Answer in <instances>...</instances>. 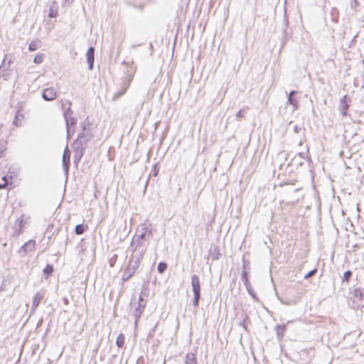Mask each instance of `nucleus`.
<instances>
[{
  "mask_svg": "<svg viewBox=\"0 0 364 364\" xmlns=\"http://www.w3.org/2000/svg\"><path fill=\"white\" fill-rule=\"evenodd\" d=\"M128 250L131 251L132 253L135 252H139V249L135 247L129 246Z\"/></svg>",
  "mask_w": 364,
  "mask_h": 364,
  "instance_id": "nucleus-45",
  "label": "nucleus"
},
{
  "mask_svg": "<svg viewBox=\"0 0 364 364\" xmlns=\"http://www.w3.org/2000/svg\"><path fill=\"white\" fill-rule=\"evenodd\" d=\"M245 287H246V289H247V292L252 296L253 300L255 301H259V299H258V297L257 296V294L255 292V291L252 288L251 284L250 283L246 284Z\"/></svg>",
  "mask_w": 364,
  "mask_h": 364,
  "instance_id": "nucleus-25",
  "label": "nucleus"
},
{
  "mask_svg": "<svg viewBox=\"0 0 364 364\" xmlns=\"http://www.w3.org/2000/svg\"><path fill=\"white\" fill-rule=\"evenodd\" d=\"M80 127L82 131L86 130H93L94 131V124L90 121L89 117H87L80 124Z\"/></svg>",
  "mask_w": 364,
  "mask_h": 364,
  "instance_id": "nucleus-19",
  "label": "nucleus"
},
{
  "mask_svg": "<svg viewBox=\"0 0 364 364\" xmlns=\"http://www.w3.org/2000/svg\"><path fill=\"white\" fill-rule=\"evenodd\" d=\"M145 254V249L142 248L139 253L135 257H132L129 259L127 266L125 267L124 271L122 276L123 282H127L134 274L136 271L139 267V264Z\"/></svg>",
  "mask_w": 364,
  "mask_h": 364,
  "instance_id": "nucleus-1",
  "label": "nucleus"
},
{
  "mask_svg": "<svg viewBox=\"0 0 364 364\" xmlns=\"http://www.w3.org/2000/svg\"><path fill=\"white\" fill-rule=\"evenodd\" d=\"M13 124L16 126H18V114H16L15 115V118L14 119V122H13Z\"/></svg>",
  "mask_w": 364,
  "mask_h": 364,
  "instance_id": "nucleus-48",
  "label": "nucleus"
},
{
  "mask_svg": "<svg viewBox=\"0 0 364 364\" xmlns=\"http://www.w3.org/2000/svg\"><path fill=\"white\" fill-rule=\"evenodd\" d=\"M317 272V269L316 268H314V269L309 271L307 274H306L304 275V279H309V278L312 277L313 276H314Z\"/></svg>",
  "mask_w": 364,
  "mask_h": 364,
  "instance_id": "nucleus-38",
  "label": "nucleus"
},
{
  "mask_svg": "<svg viewBox=\"0 0 364 364\" xmlns=\"http://www.w3.org/2000/svg\"><path fill=\"white\" fill-rule=\"evenodd\" d=\"M191 287L193 292L200 291V282L199 277L196 274L191 277Z\"/></svg>",
  "mask_w": 364,
  "mask_h": 364,
  "instance_id": "nucleus-15",
  "label": "nucleus"
},
{
  "mask_svg": "<svg viewBox=\"0 0 364 364\" xmlns=\"http://www.w3.org/2000/svg\"><path fill=\"white\" fill-rule=\"evenodd\" d=\"M127 90L124 89L123 87H121L120 89L114 95L113 100H116L117 99L124 95Z\"/></svg>",
  "mask_w": 364,
  "mask_h": 364,
  "instance_id": "nucleus-29",
  "label": "nucleus"
},
{
  "mask_svg": "<svg viewBox=\"0 0 364 364\" xmlns=\"http://www.w3.org/2000/svg\"><path fill=\"white\" fill-rule=\"evenodd\" d=\"M123 64H124V65H125V64H126V65H127V64H128V63H127V62H125V61H123Z\"/></svg>",
  "mask_w": 364,
  "mask_h": 364,
  "instance_id": "nucleus-59",
  "label": "nucleus"
},
{
  "mask_svg": "<svg viewBox=\"0 0 364 364\" xmlns=\"http://www.w3.org/2000/svg\"><path fill=\"white\" fill-rule=\"evenodd\" d=\"M5 183H0V190L3 189L5 187Z\"/></svg>",
  "mask_w": 364,
  "mask_h": 364,
  "instance_id": "nucleus-52",
  "label": "nucleus"
},
{
  "mask_svg": "<svg viewBox=\"0 0 364 364\" xmlns=\"http://www.w3.org/2000/svg\"><path fill=\"white\" fill-rule=\"evenodd\" d=\"M73 150H74V157H73V163L76 166H78L79 162L85 154V151L86 148L82 146L73 144Z\"/></svg>",
  "mask_w": 364,
  "mask_h": 364,
  "instance_id": "nucleus-7",
  "label": "nucleus"
},
{
  "mask_svg": "<svg viewBox=\"0 0 364 364\" xmlns=\"http://www.w3.org/2000/svg\"><path fill=\"white\" fill-rule=\"evenodd\" d=\"M127 90L124 89L123 87H121L120 89L114 95L113 100H116L117 99L124 95Z\"/></svg>",
  "mask_w": 364,
  "mask_h": 364,
  "instance_id": "nucleus-30",
  "label": "nucleus"
},
{
  "mask_svg": "<svg viewBox=\"0 0 364 364\" xmlns=\"http://www.w3.org/2000/svg\"><path fill=\"white\" fill-rule=\"evenodd\" d=\"M63 301L65 305L68 306L69 304V300L67 297L63 298Z\"/></svg>",
  "mask_w": 364,
  "mask_h": 364,
  "instance_id": "nucleus-49",
  "label": "nucleus"
},
{
  "mask_svg": "<svg viewBox=\"0 0 364 364\" xmlns=\"http://www.w3.org/2000/svg\"><path fill=\"white\" fill-rule=\"evenodd\" d=\"M297 155H298L299 156H300L301 158L305 159V157H304V153H303V152H300V153H299ZM306 159L308 161H309V162H311V159H310L309 157L306 158Z\"/></svg>",
  "mask_w": 364,
  "mask_h": 364,
  "instance_id": "nucleus-46",
  "label": "nucleus"
},
{
  "mask_svg": "<svg viewBox=\"0 0 364 364\" xmlns=\"http://www.w3.org/2000/svg\"><path fill=\"white\" fill-rule=\"evenodd\" d=\"M160 167L158 163L155 164L151 169V174L153 176L156 177L158 176L159 173Z\"/></svg>",
  "mask_w": 364,
  "mask_h": 364,
  "instance_id": "nucleus-35",
  "label": "nucleus"
},
{
  "mask_svg": "<svg viewBox=\"0 0 364 364\" xmlns=\"http://www.w3.org/2000/svg\"><path fill=\"white\" fill-rule=\"evenodd\" d=\"M38 41H31L28 45V50L31 52L36 50L38 49Z\"/></svg>",
  "mask_w": 364,
  "mask_h": 364,
  "instance_id": "nucleus-34",
  "label": "nucleus"
},
{
  "mask_svg": "<svg viewBox=\"0 0 364 364\" xmlns=\"http://www.w3.org/2000/svg\"><path fill=\"white\" fill-rule=\"evenodd\" d=\"M298 164H299V166H302V165H303V163H302V162H299Z\"/></svg>",
  "mask_w": 364,
  "mask_h": 364,
  "instance_id": "nucleus-58",
  "label": "nucleus"
},
{
  "mask_svg": "<svg viewBox=\"0 0 364 364\" xmlns=\"http://www.w3.org/2000/svg\"><path fill=\"white\" fill-rule=\"evenodd\" d=\"M44 55L43 53H38L33 59V63L36 64H40L43 61Z\"/></svg>",
  "mask_w": 364,
  "mask_h": 364,
  "instance_id": "nucleus-33",
  "label": "nucleus"
},
{
  "mask_svg": "<svg viewBox=\"0 0 364 364\" xmlns=\"http://www.w3.org/2000/svg\"><path fill=\"white\" fill-rule=\"evenodd\" d=\"M237 118H242L244 117L243 109H240L236 114Z\"/></svg>",
  "mask_w": 364,
  "mask_h": 364,
  "instance_id": "nucleus-43",
  "label": "nucleus"
},
{
  "mask_svg": "<svg viewBox=\"0 0 364 364\" xmlns=\"http://www.w3.org/2000/svg\"><path fill=\"white\" fill-rule=\"evenodd\" d=\"M24 226V221L23 220V215L17 218L15 225H14V229H15V234L16 235H19L23 232V228Z\"/></svg>",
  "mask_w": 364,
  "mask_h": 364,
  "instance_id": "nucleus-17",
  "label": "nucleus"
},
{
  "mask_svg": "<svg viewBox=\"0 0 364 364\" xmlns=\"http://www.w3.org/2000/svg\"><path fill=\"white\" fill-rule=\"evenodd\" d=\"M54 267L53 264H48L43 269V274L46 279L50 277L53 272Z\"/></svg>",
  "mask_w": 364,
  "mask_h": 364,
  "instance_id": "nucleus-24",
  "label": "nucleus"
},
{
  "mask_svg": "<svg viewBox=\"0 0 364 364\" xmlns=\"http://www.w3.org/2000/svg\"><path fill=\"white\" fill-rule=\"evenodd\" d=\"M353 275V272L350 270H347L344 272L343 276V282H348Z\"/></svg>",
  "mask_w": 364,
  "mask_h": 364,
  "instance_id": "nucleus-31",
  "label": "nucleus"
},
{
  "mask_svg": "<svg viewBox=\"0 0 364 364\" xmlns=\"http://www.w3.org/2000/svg\"><path fill=\"white\" fill-rule=\"evenodd\" d=\"M241 279L244 282L245 286H246V284L250 283L249 279L247 277V272L245 269L242 272Z\"/></svg>",
  "mask_w": 364,
  "mask_h": 364,
  "instance_id": "nucleus-36",
  "label": "nucleus"
},
{
  "mask_svg": "<svg viewBox=\"0 0 364 364\" xmlns=\"http://www.w3.org/2000/svg\"><path fill=\"white\" fill-rule=\"evenodd\" d=\"M57 97V93L53 87L46 88L42 93V98L46 101H52Z\"/></svg>",
  "mask_w": 364,
  "mask_h": 364,
  "instance_id": "nucleus-12",
  "label": "nucleus"
},
{
  "mask_svg": "<svg viewBox=\"0 0 364 364\" xmlns=\"http://www.w3.org/2000/svg\"><path fill=\"white\" fill-rule=\"evenodd\" d=\"M168 268V264L165 262H160L158 264L157 271L159 274H163L166 272Z\"/></svg>",
  "mask_w": 364,
  "mask_h": 364,
  "instance_id": "nucleus-28",
  "label": "nucleus"
},
{
  "mask_svg": "<svg viewBox=\"0 0 364 364\" xmlns=\"http://www.w3.org/2000/svg\"><path fill=\"white\" fill-rule=\"evenodd\" d=\"M358 1L357 0H353L351 4H350V6L352 9H355V8L357 7V6L358 5Z\"/></svg>",
  "mask_w": 364,
  "mask_h": 364,
  "instance_id": "nucleus-44",
  "label": "nucleus"
},
{
  "mask_svg": "<svg viewBox=\"0 0 364 364\" xmlns=\"http://www.w3.org/2000/svg\"><path fill=\"white\" fill-rule=\"evenodd\" d=\"M286 330H287V324H282V325L277 324L274 327V331L276 332L277 337L279 341L283 339Z\"/></svg>",
  "mask_w": 364,
  "mask_h": 364,
  "instance_id": "nucleus-16",
  "label": "nucleus"
},
{
  "mask_svg": "<svg viewBox=\"0 0 364 364\" xmlns=\"http://www.w3.org/2000/svg\"><path fill=\"white\" fill-rule=\"evenodd\" d=\"M43 295L41 292H37L34 295V296L33 298L32 306L31 308V313H34L36 311V310L38 308V306H39V304H40L41 299H43Z\"/></svg>",
  "mask_w": 364,
  "mask_h": 364,
  "instance_id": "nucleus-14",
  "label": "nucleus"
},
{
  "mask_svg": "<svg viewBox=\"0 0 364 364\" xmlns=\"http://www.w3.org/2000/svg\"><path fill=\"white\" fill-rule=\"evenodd\" d=\"M133 80V74L129 73L126 77H124L122 80L121 87H123L124 89L127 90L130 85L131 82Z\"/></svg>",
  "mask_w": 364,
  "mask_h": 364,
  "instance_id": "nucleus-21",
  "label": "nucleus"
},
{
  "mask_svg": "<svg viewBox=\"0 0 364 364\" xmlns=\"http://www.w3.org/2000/svg\"><path fill=\"white\" fill-rule=\"evenodd\" d=\"M93 130H81V132L77 134V137L74 141L73 144L87 148V143L93 138Z\"/></svg>",
  "mask_w": 364,
  "mask_h": 364,
  "instance_id": "nucleus-3",
  "label": "nucleus"
},
{
  "mask_svg": "<svg viewBox=\"0 0 364 364\" xmlns=\"http://www.w3.org/2000/svg\"><path fill=\"white\" fill-rule=\"evenodd\" d=\"M140 45H141V44H138V45H132V46H131V48H136L137 46H139Z\"/></svg>",
  "mask_w": 364,
  "mask_h": 364,
  "instance_id": "nucleus-54",
  "label": "nucleus"
},
{
  "mask_svg": "<svg viewBox=\"0 0 364 364\" xmlns=\"http://www.w3.org/2000/svg\"><path fill=\"white\" fill-rule=\"evenodd\" d=\"M70 151L69 150L68 146H66L62 159L63 168L66 178H68L69 168L70 166Z\"/></svg>",
  "mask_w": 364,
  "mask_h": 364,
  "instance_id": "nucleus-6",
  "label": "nucleus"
},
{
  "mask_svg": "<svg viewBox=\"0 0 364 364\" xmlns=\"http://www.w3.org/2000/svg\"><path fill=\"white\" fill-rule=\"evenodd\" d=\"M58 16V11L56 9H54L53 7L50 8L48 17L50 18H55Z\"/></svg>",
  "mask_w": 364,
  "mask_h": 364,
  "instance_id": "nucleus-39",
  "label": "nucleus"
},
{
  "mask_svg": "<svg viewBox=\"0 0 364 364\" xmlns=\"http://www.w3.org/2000/svg\"><path fill=\"white\" fill-rule=\"evenodd\" d=\"M95 49L93 46L89 47L86 52V60L88 64V69L90 70H92L94 68L95 63Z\"/></svg>",
  "mask_w": 364,
  "mask_h": 364,
  "instance_id": "nucleus-10",
  "label": "nucleus"
},
{
  "mask_svg": "<svg viewBox=\"0 0 364 364\" xmlns=\"http://www.w3.org/2000/svg\"><path fill=\"white\" fill-rule=\"evenodd\" d=\"M156 326H157V324H156L155 326L148 333V335H147V341H149L151 339L153 338Z\"/></svg>",
  "mask_w": 364,
  "mask_h": 364,
  "instance_id": "nucleus-40",
  "label": "nucleus"
},
{
  "mask_svg": "<svg viewBox=\"0 0 364 364\" xmlns=\"http://www.w3.org/2000/svg\"><path fill=\"white\" fill-rule=\"evenodd\" d=\"M16 114H18V119H20V117H23V115L21 113H20L19 111L17 112Z\"/></svg>",
  "mask_w": 364,
  "mask_h": 364,
  "instance_id": "nucleus-51",
  "label": "nucleus"
},
{
  "mask_svg": "<svg viewBox=\"0 0 364 364\" xmlns=\"http://www.w3.org/2000/svg\"><path fill=\"white\" fill-rule=\"evenodd\" d=\"M146 241L144 239H139V237H136L134 235L131 242V246L137 247L139 249V252L142 250V248L145 249V252L146 251L147 245ZM139 252H138L139 254Z\"/></svg>",
  "mask_w": 364,
  "mask_h": 364,
  "instance_id": "nucleus-11",
  "label": "nucleus"
},
{
  "mask_svg": "<svg viewBox=\"0 0 364 364\" xmlns=\"http://www.w3.org/2000/svg\"><path fill=\"white\" fill-rule=\"evenodd\" d=\"M149 49H151V50H153V45H152V43L149 44Z\"/></svg>",
  "mask_w": 364,
  "mask_h": 364,
  "instance_id": "nucleus-57",
  "label": "nucleus"
},
{
  "mask_svg": "<svg viewBox=\"0 0 364 364\" xmlns=\"http://www.w3.org/2000/svg\"><path fill=\"white\" fill-rule=\"evenodd\" d=\"M245 319H243V321H241V322L240 323V326H242L244 327V328H245V329H247V328H246V326H245Z\"/></svg>",
  "mask_w": 364,
  "mask_h": 364,
  "instance_id": "nucleus-50",
  "label": "nucleus"
},
{
  "mask_svg": "<svg viewBox=\"0 0 364 364\" xmlns=\"http://www.w3.org/2000/svg\"><path fill=\"white\" fill-rule=\"evenodd\" d=\"M281 302H282L283 304H286V305H289V304H290L289 302H287V301H282V300H281Z\"/></svg>",
  "mask_w": 364,
  "mask_h": 364,
  "instance_id": "nucleus-53",
  "label": "nucleus"
},
{
  "mask_svg": "<svg viewBox=\"0 0 364 364\" xmlns=\"http://www.w3.org/2000/svg\"><path fill=\"white\" fill-rule=\"evenodd\" d=\"M5 279L3 277H0V291H3L6 287Z\"/></svg>",
  "mask_w": 364,
  "mask_h": 364,
  "instance_id": "nucleus-41",
  "label": "nucleus"
},
{
  "mask_svg": "<svg viewBox=\"0 0 364 364\" xmlns=\"http://www.w3.org/2000/svg\"><path fill=\"white\" fill-rule=\"evenodd\" d=\"M298 94V92L296 90H291L289 94L288 95L287 98V103L292 105L294 107V110H296L298 109V100L296 97V95Z\"/></svg>",
  "mask_w": 364,
  "mask_h": 364,
  "instance_id": "nucleus-13",
  "label": "nucleus"
},
{
  "mask_svg": "<svg viewBox=\"0 0 364 364\" xmlns=\"http://www.w3.org/2000/svg\"><path fill=\"white\" fill-rule=\"evenodd\" d=\"M36 245V241L34 240H30L24 243L18 250V254L21 257L26 256L28 252H32Z\"/></svg>",
  "mask_w": 364,
  "mask_h": 364,
  "instance_id": "nucleus-8",
  "label": "nucleus"
},
{
  "mask_svg": "<svg viewBox=\"0 0 364 364\" xmlns=\"http://www.w3.org/2000/svg\"><path fill=\"white\" fill-rule=\"evenodd\" d=\"M301 130V128L299 127L298 125H294V133H299Z\"/></svg>",
  "mask_w": 364,
  "mask_h": 364,
  "instance_id": "nucleus-47",
  "label": "nucleus"
},
{
  "mask_svg": "<svg viewBox=\"0 0 364 364\" xmlns=\"http://www.w3.org/2000/svg\"><path fill=\"white\" fill-rule=\"evenodd\" d=\"M209 255L213 260H218L220 257V252L218 246H212L209 250Z\"/></svg>",
  "mask_w": 364,
  "mask_h": 364,
  "instance_id": "nucleus-20",
  "label": "nucleus"
},
{
  "mask_svg": "<svg viewBox=\"0 0 364 364\" xmlns=\"http://www.w3.org/2000/svg\"><path fill=\"white\" fill-rule=\"evenodd\" d=\"M185 364H198L196 355L192 353H187Z\"/></svg>",
  "mask_w": 364,
  "mask_h": 364,
  "instance_id": "nucleus-23",
  "label": "nucleus"
},
{
  "mask_svg": "<svg viewBox=\"0 0 364 364\" xmlns=\"http://www.w3.org/2000/svg\"><path fill=\"white\" fill-rule=\"evenodd\" d=\"M353 297L355 299L359 300L360 303L358 305L364 304V289L356 288L353 290Z\"/></svg>",
  "mask_w": 364,
  "mask_h": 364,
  "instance_id": "nucleus-18",
  "label": "nucleus"
},
{
  "mask_svg": "<svg viewBox=\"0 0 364 364\" xmlns=\"http://www.w3.org/2000/svg\"><path fill=\"white\" fill-rule=\"evenodd\" d=\"M136 364H145V360L143 356H140L136 360Z\"/></svg>",
  "mask_w": 364,
  "mask_h": 364,
  "instance_id": "nucleus-42",
  "label": "nucleus"
},
{
  "mask_svg": "<svg viewBox=\"0 0 364 364\" xmlns=\"http://www.w3.org/2000/svg\"><path fill=\"white\" fill-rule=\"evenodd\" d=\"M75 128L74 127H66V132H67V140H70L73 136L74 135Z\"/></svg>",
  "mask_w": 364,
  "mask_h": 364,
  "instance_id": "nucleus-32",
  "label": "nucleus"
},
{
  "mask_svg": "<svg viewBox=\"0 0 364 364\" xmlns=\"http://www.w3.org/2000/svg\"><path fill=\"white\" fill-rule=\"evenodd\" d=\"M146 304V301H145L142 298L141 295H140V296L139 298V301H138V306L135 308L134 313H133V315H134V317L135 319V321H134L135 325H136L138 321L141 318V316L144 311Z\"/></svg>",
  "mask_w": 364,
  "mask_h": 364,
  "instance_id": "nucleus-5",
  "label": "nucleus"
},
{
  "mask_svg": "<svg viewBox=\"0 0 364 364\" xmlns=\"http://www.w3.org/2000/svg\"><path fill=\"white\" fill-rule=\"evenodd\" d=\"M125 343V336L123 333H119L116 340V345L118 348L124 347Z\"/></svg>",
  "mask_w": 364,
  "mask_h": 364,
  "instance_id": "nucleus-26",
  "label": "nucleus"
},
{
  "mask_svg": "<svg viewBox=\"0 0 364 364\" xmlns=\"http://www.w3.org/2000/svg\"><path fill=\"white\" fill-rule=\"evenodd\" d=\"M350 101L349 97L346 95L340 99L339 110L342 116L347 115V110L349 108V102Z\"/></svg>",
  "mask_w": 364,
  "mask_h": 364,
  "instance_id": "nucleus-9",
  "label": "nucleus"
},
{
  "mask_svg": "<svg viewBox=\"0 0 364 364\" xmlns=\"http://www.w3.org/2000/svg\"><path fill=\"white\" fill-rule=\"evenodd\" d=\"M88 226L84 223L78 224L75 228V232L77 235H82L87 230Z\"/></svg>",
  "mask_w": 364,
  "mask_h": 364,
  "instance_id": "nucleus-22",
  "label": "nucleus"
},
{
  "mask_svg": "<svg viewBox=\"0 0 364 364\" xmlns=\"http://www.w3.org/2000/svg\"><path fill=\"white\" fill-rule=\"evenodd\" d=\"M6 144L7 142L5 141H0V157L3 154V153L6 150Z\"/></svg>",
  "mask_w": 364,
  "mask_h": 364,
  "instance_id": "nucleus-37",
  "label": "nucleus"
},
{
  "mask_svg": "<svg viewBox=\"0 0 364 364\" xmlns=\"http://www.w3.org/2000/svg\"><path fill=\"white\" fill-rule=\"evenodd\" d=\"M42 322H43V319H41V320L38 321V326H40V325H41Z\"/></svg>",
  "mask_w": 364,
  "mask_h": 364,
  "instance_id": "nucleus-56",
  "label": "nucleus"
},
{
  "mask_svg": "<svg viewBox=\"0 0 364 364\" xmlns=\"http://www.w3.org/2000/svg\"><path fill=\"white\" fill-rule=\"evenodd\" d=\"M150 225L151 223H149V221L141 224L137 228L134 236L139 237V239L145 240L148 244L152 237V230L149 228Z\"/></svg>",
  "mask_w": 364,
  "mask_h": 364,
  "instance_id": "nucleus-2",
  "label": "nucleus"
},
{
  "mask_svg": "<svg viewBox=\"0 0 364 364\" xmlns=\"http://www.w3.org/2000/svg\"><path fill=\"white\" fill-rule=\"evenodd\" d=\"M193 293V305L195 308L198 307L199 301L200 299V291H196Z\"/></svg>",
  "mask_w": 364,
  "mask_h": 364,
  "instance_id": "nucleus-27",
  "label": "nucleus"
},
{
  "mask_svg": "<svg viewBox=\"0 0 364 364\" xmlns=\"http://www.w3.org/2000/svg\"><path fill=\"white\" fill-rule=\"evenodd\" d=\"M66 103L68 105V107L64 110L63 112L66 127L75 128L77 124V118L73 116V112L71 109L72 103L70 101H67Z\"/></svg>",
  "mask_w": 364,
  "mask_h": 364,
  "instance_id": "nucleus-4",
  "label": "nucleus"
},
{
  "mask_svg": "<svg viewBox=\"0 0 364 364\" xmlns=\"http://www.w3.org/2000/svg\"><path fill=\"white\" fill-rule=\"evenodd\" d=\"M303 144V140L301 139L299 142V146H301Z\"/></svg>",
  "mask_w": 364,
  "mask_h": 364,
  "instance_id": "nucleus-55",
  "label": "nucleus"
}]
</instances>
